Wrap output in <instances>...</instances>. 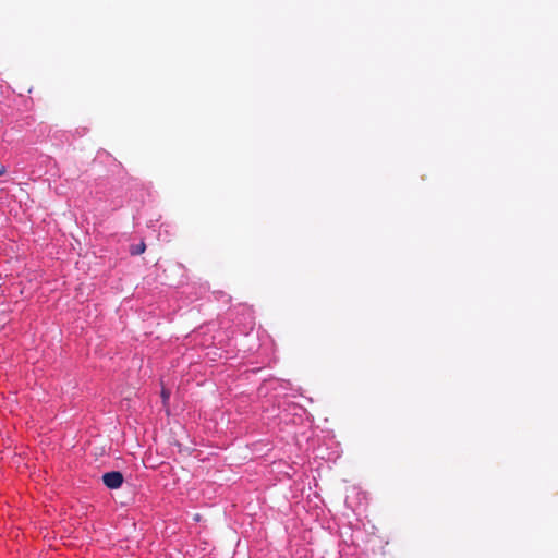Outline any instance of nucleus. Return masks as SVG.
Segmentation results:
<instances>
[{
  "mask_svg": "<svg viewBox=\"0 0 558 558\" xmlns=\"http://www.w3.org/2000/svg\"><path fill=\"white\" fill-rule=\"evenodd\" d=\"M145 248H146L145 243L142 242L138 245L132 246L131 254L132 255H140V254L144 253Z\"/></svg>",
  "mask_w": 558,
  "mask_h": 558,
  "instance_id": "f03ea898",
  "label": "nucleus"
},
{
  "mask_svg": "<svg viewBox=\"0 0 558 558\" xmlns=\"http://www.w3.org/2000/svg\"><path fill=\"white\" fill-rule=\"evenodd\" d=\"M161 398H162L163 403H167L170 398V392L166 389H162Z\"/></svg>",
  "mask_w": 558,
  "mask_h": 558,
  "instance_id": "7ed1b4c3",
  "label": "nucleus"
},
{
  "mask_svg": "<svg viewBox=\"0 0 558 558\" xmlns=\"http://www.w3.org/2000/svg\"><path fill=\"white\" fill-rule=\"evenodd\" d=\"M5 173V167L0 162V177Z\"/></svg>",
  "mask_w": 558,
  "mask_h": 558,
  "instance_id": "20e7f679",
  "label": "nucleus"
},
{
  "mask_svg": "<svg viewBox=\"0 0 558 558\" xmlns=\"http://www.w3.org/2000/svg\"><path fill=\"white\" fill-rule=\"evenodd\" d=\"M104 484L110 489H117L123 484V475L118 471L107 472L102 475Z\"/></svg>",
  "mask_w": 558,
  "mask_h": 558,
  "instance_id": "f257e3e1",
  "label": "nucleus"
}]
</instances>
